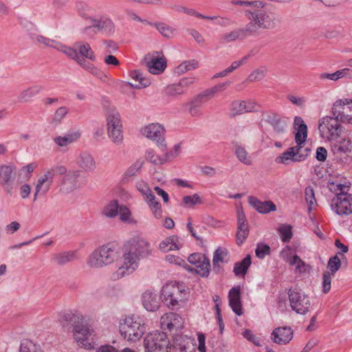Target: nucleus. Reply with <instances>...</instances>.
Returning a JSON list of instances; mask_svg holds the SVG:
<instances>
[{"instance_id":"nucleus-14","label":"nucleus","mask_w":352,"mask_h":352,"mask_svg":"<svg viewBox=\"0 0 352 352\" xmlns=\"http://www.w3.org/2000/svg\"><path fill=\"white\" fill-rule=\"evenodd\" d=\"M188 262L195 265L196 268H193L192 272H195L197 274L202 277H208L210 270V263L208 258L201 253L191 254L188 258Z\"/></svg>"},{"instance_id":"nucleus-43","label":"nucleus","mask_w":352,"mask_h":352,"mask_svg":"<svg viewBox=\"0 0 352 352\" xmlns=\"http://www.w3.org/2000/svg\"><path fill=\"white\" fill-rule=\"evenodd\" d=\"M120 208L118 200H111L104 208L102 214L109 218L115 217L118 215Z\"/></svg>"},{"instance_id":"nucleus-23","label":"nucleus","mask_w":352,"mask_h":352,"mask_svg":"<svg viewBox=\"0 0 352 352\" xmlns=\"http://www.w3.org/2000/svg\"><path fill=\"white\" fill-rule=\"evenodd\" d=\"M142 303L147 311H156L160 307L161 301L156 293L146 290L142 295Z\"/></svg>"},{"instance_id":"nucleus-60","label":"nucleus","mask_w":352,"mask_h":352,"mask_svg":"<svg viewBox=\"0 0 352 352\" xmlns=\"http://www.w3.org/2000/svg\"><path fill=\"white\" fill-rule=\"evenodd\" d=\"M333 275L329 271H325L322 274V292L327 294L331 289V276Z\"/></svg>"},{"instance_id":"nucleus-9","label":"nucleus","mask_w":352,"mask_h":352,"mask_svg":"<svg viewBox=\"0 0 352 352\" xmlns=\"http://www.w3.org/2000/svg\"><path fill=\"white\" fill-rule=\"evenodd\" d=\"M107 131L109 138L116 144L122 142L123 135L120 116L118 111H112L108 114Z\"/></svg>"},{"instance_id":"nucleus-55","label":"nucleus","mask_w":352,"mask_h":352,"mask_svg":"<svg viewBox=\"0 0 352 352\" xmlns=\"http://www.w3.org/2000/svg\"><path fill=\"white\" fill-rule=\"evenodd\" d=\"M36 40L38 43H42L47 47H52L54 49L58 48V47H60V42L48 38L41 35H37Z\"/></svg>"},{"instance_id":"nucleus-45","label":"nucleus","mask_w":352,"mask_h":352,"mask_svg":"<svg viewBox=\"0 0 352 352\" xmlns=\"http://www.w3.org/2000/svg\"><path fill=\"white\" fill-rule=\"evenodd\" d=\"M198 65V61L195 59L185 60L175 68V72L178 75H181L190 69H196Z\"/></svg>"},{"instance_id":"nucleus-51","label":"nucleus","mask_w":352,"mask_h":352,"mask_svg":"<svg viewBox=\"0 0 352 352\" xmlns=\"http://www.w3.org/2000/svg\"><path fill=\"white\" fill-rule=\"evenodd\" d=\"M166 260L170 263H175L185 268L188 272H192L193 270V268L190 267L185 260L181 258L179 256H176L173 254H168L166 256Z\"/></svg>"},{"instance_id":"nucleus-5","label":"nucleus","mask_w":352,"mask_h":352,"mask_svg":"<svg viewBox=\"0 0 352 352\" xmlns=\"http://www.w3.org/2000/svg\"><path fill=\"white\" fill-rule=\"evenodd\" d=\"M146 352H170L171 344L166 333L155 331L144 338Z\"/></svg>"},{"instance_id":"nucleus-3","label":"nucleus","mask_w":352,"mask_h":352,"mask_svg":"<svg viewBox=\"0 0 352 352\" xmlns=\"http://www.w3.org/2000/svg\"><path fill=\"white\" fill-rule=\"evenodd\" d=\"M119 330L125 340L136 342L143 336L145 327L140 317L133 315L125 318L120 322Z\"/></svg>"},{"instance_id":"nucleus-26","label":"nucleus","mask_w":352,"mask_h":352,"mask_svg":"<svg viewBox=\"0 0 352 352\" xmlns=\"http://www.w3.org/2000/svg\"><path fill=\"white\" fill-rule=\"evenodd\" d=\"M162 324L163 327H166V328L171 331L173 329H181L183 327V320L182 317L173 312H170L166 315V317H162Z\"/></svg>"},{"instance_id":"nucleus-32","label":"nucleus","mask_w":352,"mask_h":352,"mask_svg":"<svg viewBox=\"0 0 352 352\" xmlns=\"http://www.w3.org/2000/svg\"><path fill=\"white\" fill-rule=\"evenodd\" d=\"M80 137V133L78 131H69L65 135L57 136L54 138V142L59 146L64 147L76 142Z\"/></svg>"},{"instance_id":"nucleus-57","label":"nucleus","mask_w":352,"mask_h":352,"mask_svg":"<svg viewBox=\"0 0 352 352\" xmlns=\"http://www.w3.org/2000/svg\"><path fill=\"white\" fill-rule=\"evenodd\" d=\"M19 352H43L42 350L36 346L33 342L26 341L22 342L20 345Z\"/></svg>"},{"instance_id":"nucleus-58","label":"nucleus","mask_w":352,"mask_h":352,"mask_svg":"<svg viewBox=\"0 0 352 352\" xmlns=\"http://www.w3.org/2000/svg\"><path fill=\"white\" fill-rule=\"evenodd\" d=\"M255 254L258 258H264L265 256L270 254V247L267 244H258Z\"/></svg>"},{"instance_id":"nucleus-18","label":"nucleus","mask_w":352,"mask_h":352,"mask_svg":"<svg viewBox=\"0 0 352 352\" xmlns=\"http://www.w3.org/2000/svg\"><path fill=\"white\" fill-rule=\"evenodd\" d=\"M15 175L13 173V168L10 166H0V185H2L4 190L8 194H12L13 182Z\"/></svg>"},{"instance_id":"nucleus-30","label":"nucleus","mask_w":352,"mask_h":352,"mask_svg":"<svg viewBox=\"0 0 352 352\" xmlns=\"http://www.w3.org/2000/svg\"><path fill=\"white\" fill-rule=\"evenodd\" d=\"M77 164L86 172L93 171L96 168V162L92 155L87 152L80 154L77 158Z\"/></svg>"},{"instance_id":"nucleus-36","label":"nucleus","mask_w":352,"mask_h":352,"mask_svg":"<svg viewBox=\"0 0 352 352\" xmlns=\"http://www.w3.org/2000/svg\"><path fill=\"white\" fill-rule=\"evenodd\" d=\"M252 263V258L248 254L241 261L236 262L234 264L233 272L236 276H245L248 272L249 267Z\"/></svg>"},{"instance_id":"nucleus-54","label":"nucleus","mask_w":352,"mask_h":352,"mask_svg":"<svg viewBox=\"0 0 352 352\" xmlns=\"http://www.w3.org/2000/svg\"><path fill=\"white\" fill-rule=\"evenodd\" d=\"M165 93L168 96H175L177 95L183 94L185 93V89H183L179 83L173 84L168 85L166 87Z\"/></svg>"},{"instance_id":"nucleus-52","label":"nucleus","mask_w":352,"mask_h":352,"mask_svg":"<svg viewBox=\"0 0 352 352\" xmlns=\"http://www.w3.org/2000/svg\"><path fill=\"white\" fill-rule=\"evenodd\" d=\"M68 109L66 107H59L54 113L51 120V124L54 126H57L68 113Z\"/></svg>"},{"instance_id":"nucleus-33","label":"nucleus","mask_w":352,"mask_h":352,"mask_svg":"<svg viewBox=\"0 0 352 352\" xmlns=\"http://www.w3.org/2000/svg\"><path fill=\"white\" fill-rule=\"evenodd\" d=\"M146 67L150 73L159 74L162 73L166 67V60L163 58H154L146 62Z\"/></svg>"},{"instance_id":"nucleus-16","label":"nucleus","mask_w":352,"mask_h":352,"mask_svg":"<svg viewBox=\"0 0 352 352\" xmlns=\"http://www.w3.org/2000/svg\"><path fill=\"white\" fill-rule=\"evenodd\" d=\"M299 148L295 146L289 147L284 153L276 157L275 162L278 164L291 165L296 162L305 160V155L299 153Z\"/></svg>"},{"instance_id":"nucleus-41","label":"nucleus","mask_w":352,"mask_h":352,"mask_svg":"<svg viewBox=\"0 0 352 352\" xmlns=\"http://www.w3.org/2000/svg\"><path fill=\"white\" fill-rule=\"evenodd\" d=\"M41 90L39 86H32L27 89L23 90L18 96L19 101L21 102H27L32 97L37 95Z\"/></svg>"},{"instance_id":"nucleus-37","label":"nucleus","mask_w":352,"mask_h":352,"mask_svg":"<svg viewBox=\"0 0 352 352\" xmlns=\"http://www.w3.org/2000/svg\"><path fill=\"white\" fill-rule=\"evenodd\" d=\"M97 32H102L107 36H111L115 32V25L109 18H100V23L98 25Z\"/></svg>"},{"instance_id":"nucleus-64","label":"nucleus","mask_w":352,"mask_h":352,"mask_svg":"<svg viewBox=\"0 0 352 352\" xmlns=\"http://www.w3.org/2000/svg\"><path fill=\"white\" fill-rule=\"evenodd\" d=\"M55 175V173L54 171V169L52 168L50 170H48L44 175L41 177L38 180H43L42 185L45 186L46 184H49L50 186L52 183V179L54 176Z\"/></svg>"},{"instance_id":"nucleus-4","label":"nucleus","mask_w":352,"mask_h":352,"mask_svg":"<svg viewBox=\"0 0 352 352\" xmlns=\"http://www.w3.org/2000/svg\"><path fill=\"white\" fill-rule=\"evenodd\" d=\"M116 256L117 252L113 245H103L90 254L87 265L91 267H102L113 263Z\"/></svg>"},{"instance_id":"nucleus-59","label":"nucleus","mask_w":352,"mask_h":352,"mask_svg":"<svg viewBox=\"0 0 352 352\" xmlns=\"http://www.w3.org/2000/svg\"><path fill=\"white\" fill-rule=\"evenodd\" d=\"M266 72L267 69L265 68L256 69L249 75L248 80L250 82L260 81L265 76Z\"/></svg>"},{"instance_id":"nucleus-10","label":"nucleus","mask_w":352,"mask_h":352,"mask_svg":"<svg viewBox=\"0 0 352 352\" xmlns=\"http://www.w3.org/2000/svg\"><path fill=\"white\" fill-rule=\"evenodd\" d=\"M331 114L338 116L342 123H352V100H337L331 108Z\"/></svg>"},{"instance_id":"nucleus-7","label":"nucleus","mask_w":352,"mask_h":352,"mask_svg":"<svg viewBox=\"0 0 352 352\" xmlns=\"http://www.w3.org/2000/svg\"><path fill=\"white\" fill-rule=\"evenodd\" d=\"M185 290L179 287V283H166L161 290L162 301L171 309L179 307V302L183 300Z\"/></svg>"},{"instance_id":"nucleus-39","label":"nucleus","mask_w":352,"mask_h":352,"mask_svg":"<svg viewBox=\"0 0 352 352\" xmlns=\"http://www.w3.org/2000/svg\"><path fill=\"white\" fill-rule=\"evenodd\" d=\"M251 16H249L250 22L248 23L244 28H239L241 31H243V36L245 38L247 36L256 32L258 29L261 28L258 26L256 19L254 17V12H250Z\"/></svg>"},{"instance_id":"nucleus-13","label":"nucleus","mask_w":352,"mask_h":352,"mask_svg":"<svg viewBox=\"0 0 352 352\" xmlns=\"http://www.w3.org/2000/svg\"><path fill=\"white\" fill-rule=\"evenodd\" d=\"M294 126L297 127V133L295 135V141L297 144L296 147L299 148V153L305 155V159L311 152V148L309 147L304 148L302 144L305 143L307 137V126L305 124L304 120L299 116H296L294 118Z\"/></svg>"},{"instance_id":"nucleus-62","label":"nucleus","mask_w":352,"mask_h":352,"mask_svg":"<svg viewBox=\"0 0 352 352\" xmlns=\"http://www.w3.org/2000/svg\"><path fill=\"white\" fill-rule=\"evenodd\" d=\"M90 21L91 22V25L87 26L83 29V33L86 35H90L91 34L97 33L98 25L100 23V19H94L90 18Z\"/></svg>"},{"instance_id":"nucleus-35","label":"nucleus","mask_w":352,"mask_h":352,"mask_svg":"<svg viewBox=\"0 0 352 352\" xmlns=\"http://www.w3.org/2000/svg\"><path fill=\"white\" fill-rule=\"evenodd\" d=\"M130 76L132 79L138 81V84H133L131 82H128L127 85L135 89H142L147 87L150 85L151 81L149 79L143 76V74L140 70H134L131 72Z\"/></svg>"},{"instance_id":"nucleus-2","label":"nucleus","mask_w":352,"mask_h":352,"mask_svg":"<svg viewBox=\"0 0 352 352\" xmlns=\"http://www.w3.org/2000/svg\"><path fill=\"white\" fill-rule=\"evenodd\" d=\"M124 266L119 270L126 269L128 274L132 273L137 267L141 258H146L152 253L149 242L144 238L133 237L124 246Z\"/></svg>"},{"instance_id":"nucleus-15","label":"nucleus","mask_w":352,"mask_h":352,"mask_svg":"<svg viewBox=\"0 0 352 352\" xmlns=\"http://www.w3.org/2000/svg\"><path fill=\"white\" fill-rule=\"evenodd\" d=\"M262 120L269 124L277 135L285 133L286 122L277 113L269 111L262 113Z\"/></svg>"},{"instance_id":"nucleus-46","label":"nucleus","mask_w":352,"mask_h":352,"mask_svg":"<svg viewBox=\"0 0 352 352\" xmlns=\"http://www.w3.org/2000/svg\"><path fill=\"white\" fill-rule=\"evenodd\" d=\"M283 242L289 243L292 238V227L288 224H282L278 228Z\"/></svg>"},{"instance_id":"nucleus-42","label":"nucleus","mask_w":352,"mask_h":352,"mask_svg":"<svg viewBox=\"0 0 352 352\" xmlns=\"http://www.w3.org/2000/svg\"><path fill=\"white\" fill-rule=\"evenodd\" d=\"M245 113H246L245 100H234L232 102L230 107V118H234Z\"/></svg>"},{"instance_id":"nucleus-22","label":"nucleus","mask_w":352,"mask_h":352,"mask_svg":"<svg viewBox=\"0 0 352 352\" xmlns=\"http://www.w3.org/2000/svg\"><path fill=\"white\" fill-rule=\"evenodd\" d=\"M334 142L331 144V151L337 156L342 158L343 155L347 154L351 151V142L349 139L342 138L340 136L333 140Z\"/></svg>"},{"instance_id":"nucleus-28","label":"nucleus","mask_w":352,"mask_h":352,"mask_svg":"<svg viewBox=\"0 0 352 352\" xmlns=\"http://www.w3.org/2000/svg\"><path fill=\"white\" fill-rule=\"evenodd\" d=\"M74 47L76 48L78 55L82 58H87L91 61L96 60V55L90 45L84 41L74 43Z\"/></svg>"},{"instance_id":"nucleus-8","label":"nucleus","mask_w":352,"mask_h":352,"mask_svg":"<svg viewBox=\"0 0 352 352\" xmlns=\"http://www.w3.org/2000/svg\"><path fill=\"white\" fill-rule=\"evenodd\" d=\"M340 123L338 116H325L319 120L318 129L323 137L326 134L329 140H333L340 137L344 130Z\"/></svg>"},{"instance_id":"nucleus-27","label":"nucleus","mask_w":352,"mask_h":352,"mask_svg":"<svg viewBox=\"0 0 352 352\" xmlns=\"http://www.w3.org/2000/svg\"><path fill=\"white\" fill-rule=\"evenodd\" d=\"M228 251L225 248H218L213 254L212 258V270L216 274L221 273L223 270L220 265L219 263H227L228 261L225 260V258L228 256Z\"/></svg>"},{"instance_id":"nucleus-49","label":"nucleus","mask_w":352,"mask_h":352,"mask_svg":"<svg viewBox=\"0 0 352 352\" xmlns=\"http://www.w3.org/2000/svg\"><path fill=\"white\" fill-rule=\"evenodd\" d=\"M57 50L63 52L69 58L77 62L80 56L78 55V51L74 45L73 47H67L60 43V47L56 48Z\"/></svg>"},{"instance_id":"nucleus-11","label":"nucleus","mask_w":352,"mask_h":352,"mask_svg":"<svg viewBox=\"0 0 352 352\" xmlns=\"http://www.w3.org/2000/svg\"><path fill=\"white\" fill-rule=\"evenodd\" d=\"M331 208L339 215H347L352 213V195L336 193L331 200Z\"/></svg>"},{"instance_id":"nucleus-17","label":"nucleus","mask_w":352,"mask_h":352,"mask_svg":"<svg viewBox=\"0 0 352 352\" xmlns=\"http://www.w3.org/2000/svg\"><path fill=\"white\" fill-rule=\"evenodd\" d=\"M254 17L256 19L258 26L264 29H272L279 22L278 17L275 13L264 10L254 11Z\"/></svg>"},{"instance_id":"nucleus-19","label":"nucleus","mask_w":352,"mask_h":352,"mask_svg":"<svg viewBox=\"0 0 352 352\" xmlns=\"http://www.w3.org/2000/svg\"><path fill=\"white\" fill-rule=\"evenodd\" d=\"M249 234V225L242 208L237 210L236 243L241 245Z\"/></svg>"},{"instance_id":"nucleus-38","label":"nucleus","mask_w":352,"mask_h":352,"mask_svg":"<svg viewBox=\"0 0 352 352\" xmlns=\"http://www.w3.org/2000/svg\"><path fill=\"white\" fill-rule=\"evenodd\" d=\"M178 236L173 235L167 237L160 243V249L166 252L169 250H179L180 246L177 244Z\"/></svg>"},{"instance_id":"nucleus-21","label":"nucleus","mask_w":352,"mask_h":352,"mask_svg":"<svg viewBox=\"0 0 352 352\" xmlns=\"http://www.w3.org/2000/svg\"><path fill=\"white\" fill-rule=\"evenodd\" d=\"M293 338V331L289 327H280L273 330L272 340L278 344H286Z\"/></svg>"},{"instance_id":"nucleus-24","label":"nucleus","mask_w":352,"mask_h":352,"mask_svg":"<svg viewBox=\"0 0 352 352\" xmlns=\"http://www.w3.org/2000/svg\"><path fill=\"white\" fill-rule=\"evenodd\" d=\"M248 201L261 214H267L276 210V206L272 201H261L256 197L250 196Z\"/></svg>"},{"instance_id":"nucleus-29","label":"nucleus","mask_w":352,"mask_h":352,"mask_svg":"<svg viewBox=\"0 0 352 352\" xmlns=\"http://www.w3.org/2000/svg\"><path fill=\"white\" fill-rule=\"evenodd\" d=\"M144 164V160H137L125 171L122 177L123 183H128L132 181L141 172L142 168Z\"/></svg>"},{"instance_id":"nucleus-31","label":"nucleus","mask_w":352,"mask_h":352,"mask_svg":"<svg viewBox=\"0 0 352 352\" xmlns=\"http://www.w3.org/2000/svg\"><path fill=\"white\" fill-rule=\"evenodd\" d=\"M76 259H77V255L75 251L56 253L53 254L52 258V261L58 265H64Z\"/></svg>"},{"instance_id":"nucleus-44","label":"nucleus","mask_w":352,"mask_h":352,"mask_svg":"<svg viewBox=\"0 0 352 352\" xmlns=\"http://www.w3.org/2000/svg\"><path fill=\"white\" fill-rule=\"evenodd\" d=\"M236 39H244L243 36V31H241L240 29L234 30L230 32H228L220 36V43L222 44L234 41Z\"/></svg>"},{"instance_id":"nucleus-63","label":"nucleus","mask_w":352,"mask_h":352,"mask_svg":"<svg viewBox=\"0 0 352 352\" xmlns=\"http://www.w3.org/2000/svg\"><path fill=\"white\" fill-rule=\"evenodd\" d=\"M135 187L137 190L144 196V198H145L146 195H148V193L152 192L148 185L144 181H139L136 182Z\"/></svg>"},{"instance_id":"nucleus-53","label":"nucleus","mask_w":352,"mask_h":352,"mask_svg":"<svg viewBox=\"0 0 352 352\" xmlns=\"http://www.w3.org/2000/svg\"><path fill=\"white\" fill-rule=\"evenodd\" d=\"M305 201L308 204L309 211L311 212L312 210V206L314 204H316L314 190L311 186H308L305 188Z\"/></svg>"},{"instance_id":"nucleus-61","label":"nucleus","mask_w":352,"mask_h":352,"mask_svg":"<svg viewBox=\"0 0 352 352\" xmlns=\"http://www.w3.org/2000/svg\"><path fill=\"white\" fill-rule=\"evenodd\" d=\"M182 203L187 206H192L201 203L200 197L197 194L188 195L183 197Z\"/></svg>"},{"instance_id":"nucleus-25","label":"nucleus","mask_w":352,"mask_h":352,"mask_svg":"<svg viewBox=\"0 0 352 352\" xmlns=\"http://www.w3.org/2000/svg\"><path fill=\"white\" fill-rule=\"evenodd\" d=\"M229 305L232 310L237 315L243 314L242 305L241 302L240 287H234L229 291Z\"/></svg>"},{"instance_id":"nucleus-20","label":"nucleus","mask_w":352,"mask_h":352,"mask_svg":"<svg viewBox=\"0 0 352 352\" xmlns=\"http://www.w3.org/2000/svg\"><path fill=\"white\" fill-rule=\"evenodd\" d=\"M173 346L179 352H195L196 341L187 336L177 335L174 339Z\"/></svg>"},{"instance_id":"nucleus-34","label":"nucleus","mask_w":352,"mask_h":352,"mask_svg":"<svg viewBox=\"0 0 352 352\" xmlns=\"http://www.w3.org/2000/svg\"><path fill=\"white\" fill-rule=\"evenodd\" d=\"M144 199L148 204L150 210L153 214V216L158 219L162 218V210L161 204L159 201H156V197L155 195L153 193V192L148 193V195H146V197L144 198Z\"/></svg>"},{"instance_id":"nucleus-47","label":"nucleus","mask_w":352,"mask_h":352,"mask_svg":"<svg viewBox=\"0 0 352 352\" xmlns=\"http://www.w3.org/2000/svg\"><path fill=\"white\" fill-rule=\"evenodd\" d=\"M349 71V69L345 68L343 69L338 70L336 72L332 73V74L322 73L319 75V78L321 80L329 79V80L336 81V80L346 76Z\"/></svg>"},{"instance_id":"nucleus-48","label":"nucleus","mask_w":352,"mask_h":352,"mask_svg":"<svg viewBox=\"0 0 352 352\" xmlns=\"http://www.w3.org/2000/svg\"><path fill=\"white\" fill-rule=\"evenodd\" d=\"M234 153L241 162L246 165H250L252 164L251 157L248 155L247 151L243 147L239 145L236 146Z\"/></svg>"},{"instance_id":"nucleus-50","label":"nucleus","mask_w":352,"mask_h":352,"mask_svg":"<svg viewBox=\"0 0 352 352\" xmlns=\"http://www.w3.org/2000/svg\"><path fill=\"white\" fill-rule=\"evenodd\" d=\"M145 156L147 160L154 164H162L168 159V153H166L165 157L155 156L154 151L151 149L146 151Z\"/></svg>"},{"instance_id":"nucleus-1","label":"nucleus","mask_w":352,"mask_h":352,"mask_svg":"<svg viewBox=\"0 0 352 352\" xmlns=\"http://www.w3.org/2000/svg\"><path fill=\"white\" fill-rule=\"evenodd\" d=\"M58 320L65 330L72 331L78 345L85 349L94 348L89 341L91 329L87 324L83 323L84 318L78 311H67L59 314Z\"/></svg>"},{"instance_id":"nucleus-12","label":"nucleus","mask_w":352,"mask_h":352,"mask_svg":"<svg viewBox=\"0 0 352 352\" xmlns=\"http://www.w3.org/2000/svg\"><path fill=\"white\" fill-rule=\"evenodd\" d=\"M142 133L146 138L155 141L157 146L164 151L166 144L164 142V128L158 123H152L146 125L141 130Z\"/></svg>"},{"instance_id":"nucleus-56","label":"nucleus","mask_w":352,"mask_h":352,"mask_svg":"<svg viewBox=\"0 0 352 352\" xmlns=\"http://www.w3.org/2000/svg\"><path fill=\"white\" fill-rule=\"evenodd\" d=\"M340 266L341 261L337 255L329 258L327 267L330 270L329 272L331 274L334 276L335 273L340 269Z\"/></svg>"},{"instance_id":"nucleus-40","label":"nucleus","mask_w":352,"mask_h":352,"mask_svg":"<svg viewBox=\"0 0 352 352\" xmlns=\"http://www.w3.org/2000/svg\"><path fill=\"white\" fill-rule=\"evenodd\" d=\"M152 25L155 26L158 32L164 37L167 38L173 37L177 32V30L175 28L162 22L153 23Z\"/></svg>"},{"instance_id":"nucleus-6","label":"nucleus","mask_w":352,"mask_h":352,"mask_svg":"<svg viewBox=\"0 0 352 352\" xmlns=\"http://www.w3.org/2000/svg\"><path fill=\"white\" fill-rule=\"evenodd\" d=\"M291 309L297 314L305 315L309 311L311 302L308 295L298 288H289L287 290Z\"/></svg>"}]
</instances>
